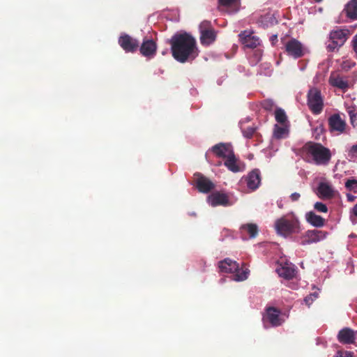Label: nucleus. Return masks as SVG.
<instances>
[{
    "label": "nucleus",
    "instance_id": "f257e3e1",
    "mask_svg": "<svg viewBox=\"0 0 357 357\" xmlns=\"http://www.w3.org/2000/svg\"><path fill=\"white\" fill-rule=\"evenodd\" d=\"M169 44L172 56L180 63L192 61L198 56L196 40L190 33L174 34L169 40Z\"/></svg>",
    "mask_w": 357,
    "mask_h": 357
},
{
    "label": "nucleus",
    "instance_id": "f03ea898",
    "mask_svg": "<svg viewBox=\"0 0 357 357\" xmlns=\"http://www.w3.org/2000/svg\"><path fill=\"white\" fill-rule=\"evenodd\" d=\"M303 153L310 155L317 165H327L331 159V152L329 149L320 143L308 142L301 148Z\"/></svg>",
    "mask_w": 357,
    "mask_h": 357
},
{
    "label": "nucleus",
    "instance_id": "7ed1b4c3",
    "mask_svg": "<svg viewBox=\"0 0 357 357\" xmlns=\"http://www.w3.org/2000/svg\"><path fill=\"white\" fill-rule=\"evenodd\" d=\"M275 229L278 234L284 237L298 234L301 230L300 221L295 216L278 219L275 222Z\"/></svg>",
    "mask_w": 357,
    "mask_h": 357
},
{
    "label": "nucleus",
    "instance_id": "20e7f679",
    "mask_svg": "<svg viewBox=\"0 0 357 357\" xmlns=\"http://www.w3.org/2000/svg\"><path fill=\"white\" fill-rule=\"evenodd\" d=\"M351 35L348 29H339L332 30L328 36V39L326 43L328 52H334L338 50L340 47L344 45L345 42Z\"/></svg>",
    "mask_w": 357,
    "mask_h": 357
},
{
    "label": "nucleus",
    "instance_id": "39448f33",
    "mask_svg": "<svg viewBox=\"0 0 357 357\" xmlns=\"http://www.w3.org/2000/svg\"><path fill=\"white\" fill-rule=\"evenodd\" d=\"M219 268L222 273H232L233 280L235 281H243L248 278L249 271L240 270L238 264L231 259L227 258L219 262Z\"/></svg>",
    "mask_w": 357,
    "mask_h": 357
},
{
    "label": "nucleus",
    "instance_id": "423d86ee",
    "mask_svg": "<svg viewBox=\"0 0 357 357\" xmlns=\"http://www.w3.org/2000/svg\"><path fill=\"white\" fill-rule=\"evenodd\" d=\"M307 105L313 114L317 115L322 112L324 107V97L319 89L313 87L308 91Z\"/></svg>",
    "mask_w": 357,
    "mask_h": 357
},
{
    "label": "nucleus",
    "instance_id": "0eeeda50",
    "mask_svg": "<svg viewBox=\"0 0 357 357\" xmlns=\"http://www.w3.org/2000/svg\"><path fill=\"white\" fill-rule=\"evenodd\" d=\"M200 42L202 45L208 46L216 39V33L210 21L204 20L199 24Z\"/></svg>",
    "mask_w": 357,
    "mask_h": 357
},
{
    "label": "nucleus",
    "instance_id": "6e6552de",
    "mask_svg": "<svg viewBox=\"0 0 357 357\" xmlns=\"http://www.w3.org/2000/svg\"><path fill=\"white\" fill-rule=\"evenodd\" d=\"M327 232L321 230H307L298 237L296 241L302 245L317 243L326 238Z\"/></svg>",
    "mask_w": 357,
    "mask_h": 357
},
{
    "label": "nucleus",
    "instance_id": "1a4fd4ad",
    "mask_svg": "<svg viewBox=\"0 0 357 357\" xmlns=\"http://www.w3.org/2000/svg\"><path fill=\"white\" fill-rule=\"evenodd\" d=\"M194 178L195 186L200 192L208 193L215 188V184L199 172L194 174Z\"/></svg>",
    "mask_w": 357,
    "mask_h": 357
},
{
    "label": "nucleus",
    "instance_id": "9d476101",
    "mask_svg": "<svg viewBox=\"0 0 357 357\" xmlns=\"http://www.w3.org/2000/svg\"><path fill=\"white\" fill-rule=\"evenodd\" d=\"M286 52L288 55L298 59L304 55L303 45L296 39L292 38L285 45Z\"/></svg>",
    "mask_w": 357,
    "mask_h": 357
},
{
    "label": "nucleus",
    "instance_id": "9b49d317",
    "mask_svg": "<svg viewBox=\"0 0 357 357\" xmlns=\"http://www.w3.org/2000/svg\"><path fill=\"white\" fill-rule=\"evenodd\" d=\"M119 44L126 52H135L139 47V41L128 34L119 37Z\"/></svg>",
    "mask_w": 357,
    "mask_h": 357
},
{
    "label": "nucleus",
    "instance_id": "f8f14e48",
    "mask_svg": "<svg viewBox=\"0 0 357 357\" xmlns=\"http://www.w3.org/2000/svg\"><path fill=\"white\" fill-rule=\"evenodd\" d=\"M329 130L331 132H337L342 133L346 128V122L342 119L339 114L331 115L328 120Z\"/></svg>",
    "mask_w": 357,
    "mask_h": 357
},
{
    "label": "nucleus",
    "instance_id": "ddd939ff",
    "mask_svg": "<svg viewBox=\"0 0 357 357\" xmlns=\"http://www.w3.org/2000/svg\"><path fill=\"white\" fill-rule=\"evenodd\" d=\"M241 43L248 48H255L259 45V39L248 31H242L239 35Z\"/></svg>",
    "mask_w": 357,
    "mask_h": 357
},
{
    "label": "nucleus",
    "instance_id": "4468645a",
    "mask_svg": "<svg viewBox=\"0 0 357 357\" xmlns=\"http://www.w3.org/2000/svg\"><path fill=\"white\" fill-rule=\"evenodd\" d=\"M208 202L213 207L217 206H226L230 204L228 196L225 193L218 191L211 193L208 197Z\"/></svg>",
    "mask_w": 357,
    "mask_h": 357
},
{
    "label": "nucleus",
    "instance_id": "2eb2a0df",
    "mask_svg": "<svg viewBox=\"0 0 357 357\" xmlns=\"http://www.w3.org/2000/svg\"><path fill=\"white\" fill-rule=\"evenodd\" d=\"M157 45L153 40H144L140 47V53L146 57H152L156 53Z\"/></svg>",
    "mask_w": 357,
    "mask_h": 357
},
{
    "label": "nucleus",
    "instance_id": "dca6fc26",
    "mask_svg": "<svg viewBox=\"0 0 357 357\" xmlns=\"http://www.w3.org/2000/svg\"><path fill=\"white\" fill-rule=\"evenodd\" d=\"M247 185L248 188L255 190L261 183V174L258 169L251 171L246 177Z\"/></svg>",
    "mask_w": 357,
    "mask_h": 357
},
{
    "label": "nucleus",
    "instance_id": "f3484780",
    "mask_svg": "<svg viewBox=\"0 0 357 357\" xmlns=\"http://www.w3.org/2000/svg\"><path fill=\"white\" fill-rule=\"evenodd\" d=\"M280 311L278 309L274 307H269L266 309L265 318L273 326H278L282 323V319L280 318Z\"/></svg>",
    "mask_w": 357,
    "mask_h": 357
},
{
    "label": "nucleus",
    "instance_id": "a211bd4d",
    "mask_svg": "<svg viewBox=\"0 0 357 357\" xmlns=\"http://www.w3.org/2000/svg\"><path fill=\"white\" fill-rule=\"evenodd\" d=\"M278 275L287 280H290L294 278L296 275V269L294 266L287 262L281 264L277 269Z\"/></svg>",
    "mask_w": 357,
    "mask_h": 357
},
{
    "label": "nucleus",
    "instance_id": "6ab92c4d",
    "mask_svg": "<svg viewBox=\"0 0 357 357\" xmlns=\"http://www.w3.org/2000/svg\"><path fill=\"white\" fill-rule=\"evenodd\" d=\"M337 340L344 344H353L355 340V331L349 328H344L339 331Z\"/></svg>",
    "mask_w": 357,
    "mask_h": 357
},
{
    "label": "nucleus",
    "instance_id": "aec40b11",
    "mask_svg": "<svg viewBox=\"0 0 357 357\" xmlns=\"http://www.w3.org/2000/svg\"><path fill=\"white\" fill-rule=\"evenodd\" d=\"M211 151L218 158H226L230 153H233L231 147L228 144L219 143L211 148Z\"/></svg>",
    "mask_w": 357,
    "mask_h": 357
},
{
    "label": "nucleus",
    "instance_id": "412c9836",
    "mask_svg": "<svg viewBox=\"0 0 357 357\" xmlns=\"http://www.w3.org/2000/svg\"><path fill=\"white\" fill-rule=\"evenodd\" d=\"M328 82L331 86L338 88L343 91H346L349 88L348 82L335 73L331 74Z\"/></svg>",
    "mask_w": 357,
    "mask_h": 357
},
{
    "label": "nucleus",
    "instance_id": "4be33fe9",
    "mask_svg": "<svg viewBox=\"0 0 357 357\" xmlns=\"http://www.w3.org/2000/svg\"><path fill=\"white\" fill-rule=\"evenodd\" d=\"M305 218L307 222L315 227H321L325 225V219L313 211L307 213Z\"/></svg>",
    "mask_w": 357,
    "mask_h": 357
},
{
    "label": "nucleus",
    "instance_id": "5701e85b",
    "mask_svg": "<svg viewBox=\"0 0 357 357\" xmlns=\"http://www.w3.org/2000/svg\"><path fill=\"white\" fill-rule=\"evenodd\" d=\"M242 238H244V233H247L250 238H255L258 234V227L254 223H248L241 226L240 227Z\"/></svg>",
    "mask_w": 357,
    "mask_h": 357
},
{
    "label": "nucleus",
    "instance_id": "b1692460",
    "mask_svg": "<svg viewBox=\"0 0 357 357\" xmlns=\"http://www.w3.org/2000/svg\"><path fill=\"white\" fill-rule=\"evenodd\" d=\"M344 11L349 19L357 20V0H350L347 3Z\"/></svg>",
    "mask_w": 357,
    "mask_h": 357
},
{
    "label": "nucleus",
    "instance_id": "393cba45",
    "mask_svg": "<svg viewBox=\"0 0 357 357\" xmlns=\"http://www.w3.org/2000/svg\"><path fill=\"white\" fill-rule=\"evenodd\" d=\"M224 165L232 172H238L241 171L240 166L237 162L234 153H230V155L226 158Z\"/></svg>",
    "mask_w": 357,
    "mask_h": 357
},
{
    "label": "nucleus",
    "instance_id": "a878e982",
    "mask_svg": "<svg viewBox=\"0 0 357 357\" xmlns=\"http://www.w3.org/2000/svg\"><path fill=\"white\" fill-rule=\"evenodd\" d=\"M289 134L288 124L281 126L275 125L273 130V136L275 139H280L287 137Z\"/></svg>",
    "mask_w": 357,
    "mask_h": 357
},
{
    "label": "nucleus",
    "instance_id": "bb28decb",
    "mask_svg": "<svg viewBox=\"0 0 357 357\" xmlns=\"http://www.w3.org/2000/svg\"><path fill=\"white\" fill-rule=\"evenodd\" d=\"M319 197L329 199L333 197V191L331 187L326 183H321L317 188Z\"/></svg>",
    "mask_w": 357,
    "mask_h": 357
},
{
    "label": "nucleus",
    "instance_id": "cd10ccee",
    "mask_svg": "<svg viewBox=\"0 0 357 357\" xmlns=\"http://www.w3.org/2000/svg\"><path fill=\"white\" fill-rule=\"evenodd\" d=\"M275 118L278 123L281 125L288 124L287 116L284 109L277 108L275 111Z\"/></svg>",
    "mask_w": 357,
    "mask_h": 357
},
{
    "label": "nucleus",
    "instance_id": "c85d7f7f",
    "mask_svg": "<svg viewBox=\"0 0 357 357\" xmlns=\"http://www.w3.org/2000/svg\"><path fill=\"white\" fill-rule=\"evenodd\" d=\"M346 110L350 117L351 123L354 124L357 117V107L355 105H349L347 107Z\"/></svg>",
    "mask_w": 357,
    "mask_h": 357
},
{
    "label": "nucleus",
    "instance_id": "c756f323",
    "mask_svg": "<svg viewBox=\"0 0 357 357\" xmlns=\"http://www.w3.org/2000/svg\"><path fill=\"white\" fill-rule=\"evenodd\" d=\"M347 158L350 161L357 160V144L353 145L347 151Z\"/></svg>",
    "mask_w": 357,
    "mask_h": 357
},
{
    "label": "nucleus",
    "instance_id": "7c9ffc66",
    "mask_svg": "<svg viewBox=\"0 0 357 357\" xmlns=\"http://www.w3.org/2000/svg\"><path fill=\"white\" fill-rule=\"evenodd\" d=\"M345 187L350 191L357 193V180L348 179L345 183Z\"/></svg>",
    "mask_w": 357,
    "mask_h": 357
},
{
    "label": "nucleus",
    "instance_id": "2f4dec72",
    "mask_svg": "<svg viewBox=\"0 0 357 357\" xmlns=\"http://www.w3.org/2000/svg\"><path fill=\"white\" fill-rule=\"evenodd\" d=\"M261 105L262 108L266 111H271L275 107L274 102L271 99L264 100Z\"/></svg>",
    "mask_w": 357,
    "mask_h": 357
},
{
    "label": "nucleus",
    "instance_id": "473e14b6",
    "mask_svg": "<svg viewBox=\"0 0 357 357\" xmlns=\"http://www.w3.org/2000/svg\"><path fill=\"white\" fill-rule=\"evenodd\" d=\"M256 128L254 127L249 126L246 128L242 129L243 135L246 138H252L255 132Z\"/></svg>",
    "mask_w": 357,
    "mask_h": 357
},
{
    "label": "nucleus",
    "instance_id": "72a5a7b5",
    "mask_svg": "<svg viewBox=\"0 0 357 357\" xmlns=\"http://www.w3.org/2000/svg\"><path fill=\"white\" fill-rule=\"evenodd\" d=\"M318 296L319 294L317 292L309 294L304 298L305 304L310 307L313 301L318 298Z\"/></svg>",
    "mask_w": 357,
    "mask_h": 357
},
{
    "label": "nucleus",
    "instance_id": "f704fd0d",
    "mask_svg": "<svg viewBox=\"0 0 357 357\" xmlns=\"http://www.w3.org/2000/svg\"><path fill=\"white\" fill-rule=\"evenodd\" d=\"M240 0H218L220 6L224 7H229L238 3Z\"/></svg>",
    "mask_w": 357,
    "mask_h": 357
},
{
    "label": "nucleus",
    "instance_id": "c9c22d12",
    "mask_svg": "<svg viewBox=\"0 0 357 357\" xmlns=\"http://www.w3.org/2000/svg\"><path fill=\"white\" fill-rule=\"evenodd\" d=\"M314 209H316L319 212L327 213L328 208L326 204L322 202H316L314 206Z\"/></svg>",
    "mask_w": 357,
    "mask_h": 357
},
{
    "label": "nucleus",
    "instance_id": "e433bc0d",
    "mask_svg": "<svg viewBox=\"0 0 357 357\" xmlns=\"http://www.w3.org/2000/svg\"><path fill=\"white\" fill-rule=\"evenodd\" d=\"M337 357H352L350 352L338 351L337 352Z\"/></svg>",
    "mask_w": 357,
    "mask_h": 357
},
{
    "label": "nucleus",
    "instance_id": "4c0bfd02",
    "mask_svg": "<svg viewBox=\"0 0 357 357\" xmlns=\"http://www.w3.org/2000/svg\"><path fill=\"white\" fill-rule=\"evenodd\" d=\"M301 195L298 192H294L291 195L290 198L292 202L298 201L300 198Z\"/></svg>",
    "mask_w": 357,
    "mask_h": 357
},
{
    "label": "nucleus",
    "instance_id": "58836bf2",
    "mask_svg": "<svg viewBox=\"0 0 357 357\" xmlns=\"http://www.w3.org/2000/svg\"><path fill=\"white\" fill-rule=\"evenodd\" d=\"M352 43L354 50L357 54V34L354 37Z\"/></svg>",
    "mask_w": 357,
    "mask_h": 357
},
{
    "label": "nucleus",
    "instance_id": "ea45409f",
    "mask_svg": "<svg viewBox=\"0 0 357 357\" xmlns=\"http://www.w3.org/2000/svg\"><path fill=\"white\" fill-rule=\"evenodd\" d=\"M271 43L273 45L275 44V43L278 40V36L277 35H273L271 36V38H270Z\"/></svg>",
    "mask_w": 357,
    "mask_h": 357
},
{
    "label": "nucleus",
    "instance_id": "a19ab883",
    "mask_svg": "<svg viewBox=\"0 0 357 357\" xmlns=\"http://www.w3.org/2000/svg\"><path fill=\"white\" fill-rule=\"evenodd\" d=\"M354 214L357 217V204L353 208Z\"/></svg>",
    "mask_w": 357,
    "mask_h": 357
},
{
    "label": "nucleus",
    "instance_id": "79ce46f5",
    "mask_svg": "<svg viewBox=\"0 0 357 357\" xmlns=\"http://www.w3.org/2000/svg\"><path fill=\"white\" fill-rule=\"evenodd\" d=\"M347 197L349 200H354V196L348 195Z\"/></svg>",
    "mask_w": 357,
    "mask_h": 357
},
{
    "label": "nucleus",
    "instance_id": "37998d69",
    "mask_svg": "<svg viewBox=\"0 0 357 357\" xmlns=\"http://www.w3.org/2000/svg\"><path fill=\"white\" fill-rule=\"evenodd\" d=\"M321 1H322V0H314V1H315V2H317V3H319V2H321Z\"/></svg>",
    "mask_w": 357,
    "mask_h": 357
},
{
    "label": "nucleus",
    "instance_id": "c03bdc74",
    "mask_svg": "<svg viewBox=\"0 0 357 357\" xmlns=\"http://www.w3.org/2000/svg\"><path fill=\"white\" fill-rule=\"evenodd\" d=\"M357 339V331H355V339Z\"/></svg>",
    "mask_w": 357,
    "mask_h": 357
}]
</instances>
